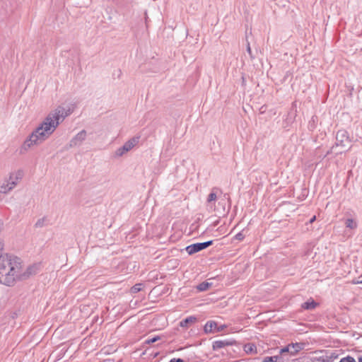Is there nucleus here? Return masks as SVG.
I'll return each mask as SVG.
<instances>
[{"mask_svg":"<svg viewBox=\"0 0 362 362\" xmlns=\"http://www.w3.org/2000/svg\"><path fill=\"white\" fill-rule=\"evenodd\" d=\"M71 114V110L59 106L50 112L39 126L33 130L21 148V153L27 151L30 147L37 146L46 141L57 127Z\"/></svg>","mask_w":362,"mask_h":362,"instance_id":"1","label":"nucleus"},{"mask_svg":"<svg viewBox=\"0 0 362 362\" xmlns=\"http://www.w3.org/2000/svg\"><path fill=\"white\" fill-rule=\"evenodd\" d=\"M36 272L35 266L24 268L18 257L5 254L0 261V284L13 286L17 281L25 280Z\"/></svg>","mask_w":362,"mask_h":362,"instance_id":"2","label":"nucleus"},{"mask_svg":"<svg viewBox=\"0 0 362 362\" xmlns=\"http://www.w3.org/2000/svg\"><path fill=\"white\" fill-rule=\"evenodd\" d=\"M23 173L22 170H18L11 173L8 180H5L0 185V192L6 194L13 189L22 179Z\"/></svg>","mask_w":362,"mask_h":362,"instance_id":"3","label":"nucleus"},{"mask_svg":"<svg viewBox=\"0 0 362 362\" xmlns=\"http://www.w3.org/2000/svg\"><path fill=\"white\" fill-rule=\"evenodd\" d=\"M336 146L346 148L351 146V139L348 132L344 129H340L336 134Z\"/></svg>","mask_w":362,"mask_h":362,"instance_id":"4","label":"nucleus"},{"mask_svg":"<svg viewBox=\"0 0 362 362\" xmlns=\"http://www.w3.org/2000/svg\"><path fill=\"white\" fill-rule=\"evenodd\" d=\"M212 244L213 240H209L204 243H197L187 246L185 250L189 255H192L196 252H198L202 250L206 249Z\"/></svg>","mask_w":362,"mask_h":362,"instance_id":"5","label":"nucleus"},{"mask_svg":"<svg viewBox=\"0 0 362 362\" xmlns=\"http://www.w3.org/2000/svg\"><path fill=\"white\" fill-rule=\"evenodd\" d=\"M86 138V132L85 130H82L78 132L71 141H70V146H77L81 144V143Z\"/></svg>","mask_w":362,"mask_h":362,"instance_id":"6","label":"nucleus"},{"mask_svg":"<svg viewBox=\"0 0 362 362\" xmlns=\"http://www.w3.org/2000/svg\"><path fill=\"white\" fill-rule=\"evenodd\" d=\"M233 343L234 341L233 340H216L213 342L212 348L214 351H217L226 346H231Z\"/></svg>","mask_w":362,"mask_h":362,"instance_id":"7","label":"nucleus"},{"mask_svg":"<svg viewBox=\"0 0 362 362\" xmlns=\"http://www.w3.org/2000/svg\"><path fill=\"white\" fill-rule=\"evenodd\" d=\"M217 323L215 321H207L204 326V332L205 334H213L216 332Z\"/></svg>","mask_w":362,"mask_h":362,"instance_id":"8","label":"nucleus"},{"mask_svg":"<svg viewBox=\"0 0 362 362\" xmlns=\"http://www.w3.org/2000/svg\"><path fill=\"white\" fill-rule=\"evenodd\" d=\"M139 139H140V136H134L132 139H130L129 140H128L123 145V146L125 148V149L128 152L130 150H132L139 143Z\"/></svg>","mask_w":362,"mask_h":362,"instance_id":"9","label":"nucleus"},{"mask_svg":"<svg viewBox=\"0 0 362 362\" xmlns=\"http://www.w3.org/2000/svg\"><path fill=\"white\" fill-rule=\"evenodd\" d=\"M290 349L291 348H290L289 344L281 348L279 351L280 355H276V356H274L271 357L270 361L272 362H277L278 361L281 360L283 355H284L287 353L290 354Z\"/></svg>","mask_w":362,"mask_h":362,"instance_id":"10","label":"nucleus"},{"mask_svg":"<svg viewBox=\"0 0 362 362\" xmlns=\"http://www.w3.org/2000/svg\"><path fill=\"white\" fill-rule=\"evenodd\" d=\"M197 322V317L194 316H189L180 322L181 327H187L189 325Z\"/></svg>","mask_w":362,"mask_h":362,"instance_id":"11","label":"nucleus"},{"mask_svg":"<svg viewBox=\"0 0 362 362\" xmlns=\"http://www.w3.org/2000/svg\"><path fill=\"white\" fill-rule=\"evenodd\" d=\"M317 305V303L314 300H310L302 304L301 308L304 310H314Z\"/></svg>","mask_w":362,"mask_h":362,"instance_id":"12","label":"nucleus"},{"mask_svg":"<svg viewBox=\"0 0 362 362\" xmlns=\"http://www.w3.org/2000/svg\"><path fill=\"white\" fill-rule=\"evenodd\" d=\"M290 346V354L291 355H295L296 353H298L300 350L302 349L303 345L299 343L296 344H291Z\"/></svg>","mask_w":362,"mask_h":362,"instance_id":"13","label":"nucleus"},{"mask_svg":"<svg viewBox=\"0 0 362 362\" xmlns=\"http://www.w3.org/2000/svg\"><path fill=\"white\" fill-rule=\"evenodd\" d=\"M212 283H209L208 281H204L200 283L197 286V288L199 291H205L208 290V288L211 286Z\"/></svg>","mask_w":362,"mask_h":362,"instance_id":"14","label":"nucleus"},{"mask_svg":"<svg viewBox=\"0 0 362 362\" xmlns=\"http://www.w3.org/2000/svg\"><path fill=\"white\" fill-rule=\"evenodd\" d=\"M244 351L247 353V354H252V353H255L257 351V348L255 346V344H251V343H248L247 344L245 345L244 346Z\"/></svg>","mask_w":362,"mask_h":362,"instance_id":"15","label":"nucleus"},{"mask_svg":"<svg viewBox=\"0 0 362 362\" xmlns=\"http://www.w3.org/2000/svg\"><path fill=\"white\" fill-rule=\"evenodd\" d=\"M346 228L354 229L357 227V223L352 219V218H348L346 221Z\"/></svg>","mask_w":362,"mask_h":362,"instance_id":"16","label":"nucleus"},{"mask_svg":"<svg viewBox=\"0 0 362 362\" xmlns=\"http://www.w3.org/2000/svg\"><path fill=\"white\" fill-rule=\"evenodd\" d=\"M143 285L142 284H136L131 288V292L132 293H136L142 290Z\"/></svg>","mask_w":362,"mask_h":362,"instance_id":"17","label":"nucleus"},{"mask_svg":"<svg viewBox=\"0 0 362 362\" xmlns=\"http://www.w3.org/2000/svg\"><path fill=\"white\" fill-rule=\"evenodd\" d=\"M126 153H127V151L122 146V147H120L116 150L115 155L116 157H120V156H122Z\"/></svg>","mask_w":362,"mask_h":362,"instance_id":"18","label":"nucleus"},{"mask_svg":"<svg viewBox=\"0 0 362 362\" xmlns=\"http://www.w3.org/2000/svg\"><path fill=\"white\" fill-rule=\"evenodd\" d=\"M216 198H217V196H216V193L211 192L207 197V202L209 204H211L212 202H215L216 200Z\"/></svg>","mask_w":362,"mask_h":362,"instance_id":"19","label":"nucleus"},{"mask_svg":"<svg viewBox=\"0 0 362 362\" xmlns=\"http://www.w3.org/2000/svg\"><path fill=\"white\" fill-rule=\"evenodd\" d=\"M339 362H356L354 358L347 356L346 357L341 358Z\"/></svg>","mask_w":362,"mask_h":362,"instance_id":"20","label":"nucleus"},{"mask_svg":"<svg viewBox=\"0 0 362 362\" xmlns=\"http://www.w3.org/2000/svg\"><path fill=\"white\" fill-rule=\"evenodd\" d=\"M4 242L3 240H0V261H1V259L4 257L5 254H3V250H4Z\"/></svg>","mask_w":362,"mask_h":362,"instance_id":"21","label":"nucleus"},{"mask_svg":"<svg viewBox=\"0 0 362 362\" xmlns=\"http://www.w3.org/2000/svg\"><path fill=\"white\" fill-rule=\"evenodd\" d=\"M159 339H160V337L158 336L154 337L152 338H149L146 341V343H147L148 344H153V343L157 341Z\"/></svg>","mask_w":362,"mask_h":362,"instance_id":"22","label":"nucleus"},{"mask_svg":"<svg viewBox=\"0 0 362 362\" xmlns=\"http://www.w3.org/2000/svg\"><path fill=\"white\" fill-rule=\"evenodd\" d=\"M244 238H245V235L243 233V232H240L235 235V239L240 240V241L243 240L244 239Z\"/></svg>","mask_w":362,"mask_h":362,"instance_id":"23","label":"nucleus"},{"mask_svg":"<svg viewBox=\"0 0 362 362\" xmlns=\"http://www.w3.org/2000/svg\"><path fill=\"white\" fill-rule=\"evenodd\" d=\"M43 222H44V219H39L36 223H35V226L37 227H42L43 226Z\"/></svg>","mask_w":362,"mask_h":362,"instance_id":"24","label":"nucleus"},{"mask_svg":"<svg viewBox=\"0 0 362 362\" xmlns=\"http://www.w3.org/2000/svg\"><path fill=\"white\" fill-rule=\"evenodd\" d=\"M247 52H248V54L252 57V51H251V47H250V43L247 42Z\"/></svg>","mask_w":362,"mask_h":362,"instance_id":"25","label":"nucleus"},{"mask_svg":"<svg viewBox=\"0 0 362 362\" xmlns=\"http://www.w3.org/2000/svg\"><path fill=\"white\" fill-rule=\"evenodd\" d=\"M170 362H184V361L182 358H173L170 359Z\"/></svg>","mask_w":362,"mask_h":362,"instance_id":"26","label":"nucleus"},{"mask_svg":"<svg viewBox=\"0 0 362 362\" xmlns=\"http://www.w3.org/2000/svg\"><path fill=\"white\" fill-rule=\"evenodd\" d=\"M225 326L223 325V326H221V327H218L217 326V328H216V332H221L223 330Z\"/></svg>","mask_w":362,"mask_h":362,"instance_id":"27","label":"nucleus"},{"mask_svg":"<svg viewBox=\"0 0 362 362\" xmlns=\"http://www.w3.org/2000/svg\"><path fill=\"white\" fill-rule=\"evenodd\" d=\"M315 219H316L315 216H313V217L310 218V223H313V222L315 221Z\"/></svg>","mask_w":362,"mask_h":362,"instance_id":"28","label":"nucleus"},{"mask_svg":"<svg viewBox=\"0 0 362 362\" xmlns=\"http://www.w3.org/2000/svg\"><path fill=\"white\" fill-rule=\"evenodd\" d=\"M358 362H362V356L358 357Z\"/></svg>","mask_w":362,"mask_h":362,"instance_id":"29","label":"nucleus"},{"mask_svg":"<svg viewBox=\"0 0 362 362\" xmlns=\"http://www.w3.org/2000/svg\"><path fill=\"white\" fill-rule=\"evenodd\" d=\"M117 74H118V77L121 75V71L120 70H117Z\"/></svg>","mask_w":362,"mask_h":362,"instance_id":"30","label":"nucleus"}]
</instances>
